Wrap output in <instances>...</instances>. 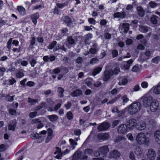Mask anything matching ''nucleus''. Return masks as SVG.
<instances>
[{"label": "nucleus", "mask_w": 160, "mask_h": 160, "mask_svg": "<svg viewBox=\"0 0 160 160\" xmlns=\"http://www.w3.org/2000/svg\"><path fill=\"white\" fill-rule=\"evenodd\" d=\"M140 101L142 102L143 106L144 107L147 108L150 106L152 112H155L158 110V103L156 100H152V96L146 95L141 98Z\"/></svg>", "instance_id": "1"}, {"label": "nucleus", "mask_w": 160, "mask_h": 160, "mask_svg": "<svg viewBox=\"0 0 160 160\" xmlns=\"http://www.w3.org/2000/svg\"><path fill=\"white\" fill-rule=\"evenodd\" d=\"M141 107V104L140 102L133 103L126 108L125 109V111L122 112V113H124L127 111L129 114L133 115L138 112L140 110Z\"/></svg>", "instance_id": "2"}, {"label": "nucleus", "mask_w": 160, "mask_h": 160, "mask_svg": "<svg viewBox=\"0 0 160 160\" xmlns=\"http://www.w3.org/2000/svg\"><path fill=\"white\" fill-rule=\"evenodd\" d=\"M136 140L138 143L140 145L147 144L148 142L149 139L146 134L143 133H140L137 136Z\"/></svg>", "instance_id": "3"}, {"label": "nucleus", "mask_w": 160, "mask_h": 160, "mask_svg": "<svg viewBox=\"0 0 160 160\" xmlns=\"http://www.w3.org/2000/svg\"><path fill=\"white\" fill-rule=\"evenodd\" d=\"M109 151V149L107 146H104L99 148L98 151L94 152L93 154L95 157L98 156L101 157L105 158L106 154Z\"/></svg>", "instance_id": "4"}, {"label": "nucleus", "mask_w": 160, "mask_h": 160, "mask_svg": "<svg viewBox=\"0 0 160 160\" xmlns=\"http://www.w3.org/2000/svg\"><path fill=\"white\" fill-rule=\"evenodd\" d=\"M31 137L33 139H38L37 142L38 143L42 142L44 139V137L43 135L36 133L31 134Z\"/></svg>", "instance_id": "5"}, {"label": "nucleus", "mask_w": 160, "mask_h": 160, "mask_svg": "<svg viewBox=\"0 0 160 160\" xmlns=\"http://www.w3.org/2000/svg\"><path fill=\"white\" fill-rule=\"evenodd\" d=\"M80 158L82 160H86L87 157L81 155V152L79 151H77L75 152L72 157V160H79Z\"/></svg>", "instance_id": "6"}, {"label": "nucleus", "mask_w": 160, "mask_h": 160, "mask_svg": "<svg viewBox=\"0 0 160 160\" xmlns=\"http://www.w3.org/2000/svg\"><path fill=\"white\" fill-rule=\"evenodd\" d=\"M120 154L117 150H114L111 151L109 154V157L111 158L116 159L120 157Z\"/></svg>", "instance_id": "7"}, {"label": "nucleus", "mask_w": 160, "mask_h": 160, "mask_svg": "<svg viewBox=\"0 0 160 160\" xmlns=\"http://www.w3.org/2000/svg\"><path fill=\"white\" fill-rule=\"evenodd\" d=\"M147 154L148 158L150 160H153L156 157L155 152L152 149L148 150Z\"/></svg>", "instance_id": "8"}, {"label": "nucleus", "mask_w": 160, "mask_h": 160, "mask_svg": "<svg viewBox=\"0 0 160 160\" xmlns=\"http://www.w3.org/2000/svg\"><path fill=\"white\" fill-rule=\"evenodd\" d=\"M93 80L91 78H88L86 80V84L89 87L91 88H92L93 86L96 87H99L100 85V83L99 82H97L94 85L93 84Z\"/></svg>", "instance_id": "9"}, {"label": "nucleus", "mask_w": 160, "mask_h": 160, "mask_svg": "<svg viewBox=\"0 0 160 160\" xmlns=\"http://www.w3.org/2000/svg\"><path fill=\"white\" fill-rule=\"evenodd\" d=\"M118 130L120 133H125L128 131L127 126L125 124L121 125L118 127Z\"/></svg>", "instance_id": "10"}, {"label": "nucleus", "mask_w": 160, "mask_h": 160, "mask_svg": "<svg viewBox=\"0 0 160 160\" xmlns=\"http://www.w3.org/2000/svg\"><path fill=\"white\" fill-rule=\"evenodd\" d=\"M110 127L109 123L104 122L99 125L98 127V130L99 131H103L107 129Z\"/></svg>", "instance_id": "11"}, {"label": "nucleus", "mask_w": 160, "mask_h": 160, "mask_svg": "<svg viewBox=\"0 0 160 160\" xmlns=\"http://www.w3.org/2000/svg\"><path fill=\"white\" fill-rule=\"evenodd\" d=\"M151 90L154 94L160 96V82L157 85L153 87Z\"/></svg>", "instance_id": "12"}, {"label": "nucleus", "mask_w": 160, "mask_h": 160, "mask_svg": "<svg viewBox=\"0 0 160 160\" xmlns=\"http://www.w3.org/2000/svg\"><path fill=\"white\" fill-rule=\"evenodd\" d=\"M119 28L121 29L122 32L126 33L129 29V25L128 23H123L121 25Z\"/></svg>", "instance_id": "13"}, {"label": "nucleus", "mask_w": 160, "mask_h": 160, "mask_svg": "<svg viewBox=\"0 0 160 160\" xmlns=\"http://www.w3.org/2000/svg\"><path fill=\"white\" fill-rule=\"evenodd\" d=\"M56 151L54 152V155H56L55 158L57 159H60L61 157L64 155L63 153L61 150V149L58 147L56 148Z\"/></svg>", "instance_id": "14"}, {"label": "nucleus", "mask_w": 160, "mask_h": 160, "mask_svg": "<svg viewBox=\"0 0 160 160\" xmlns=\"http://www.w3.org/2000/svg\"><path fill=\"white\" fill-rule=\"evenodd\" d=\"M133 62V60L130 59L127 62H125L123 63V67L125 69L128 70L132 65Z\"/></svg>", "instance_id": "15"}, {"label": "nucleus", "mask_w": 160, "mask_h": 160, "mask_svg": "<svg viewBox=\"0 0 160 160\" xmlns=\"http://www.w3.org/2000/svg\"><path fill=\"white\" fill-rule=\"evenodd\" d=\"M32 123L33 124L36 123L37 126V128L40 129L43 127V124L41 121L38 119H34L32 120Z\"/></svg>", "instance_id": "16"}, {"label": "nucleus", "mask_w": 160, "mask_h": 160, "mask_svg": "<svg viewBox=\"0 0 160 160\" xmlns=\"http://www.w3.org/2000/svg\"><path fill=\"white\" fill-rule=\"evenodd\" d=\"M128 123V127L130 129H132L135 126H137L136 121L134 119H132L129 120Z\"/></svg>", "instance_id": "17"}, {"label": "nucleus", "mask_w": 160, "mask_h": 160, "mask_svg": "<svg viewBox=\"0 0 160 160\" xmlns=\"http://www.w3.org/2000/svg\"><path fill=\"white\" fill-rule=\"evenodd\" d=\"M52 133V130L51 129H48V136L45 140L46 142H48L51 140L53 137Z\"/></svg>", "instance_id": "18"}, {"label": "nucleus", "mask_w": 160, "mask_h": 160, "mask_svg": "<svg viewBox=\"0 0 160 160\" xmlns=\"http://www.w3.org/2000/svg\"><path fill=\"white\" fill-rule=\"evenodd\" d=\"M109 137V136L108 134L107 133H102L99 134L98 135V138L103 140L107 139Z\"/></svg>", "instance_id": "19"}, {"label": "nucleus", "mask_w": 160, "mask_h": 160, "mask_svg": "<svg viewBox=\"0 0 160 160\" xmlns=\"http://www.w3.org/2000/svg\"><path fill=\"white\" fill-rule=\"evenodd\" d=\"M39 17V14L38 13L34 14L31 16V18L32 22L35 25L36 24L37 22V19Z\"/></svg>", "instance_id": "20"}, {"label": "nucleus", "mask_w": 160, "mask_h": 160, "mask_svg": "<svg viewBox=\"0 0 160 160\" xmlns=\"http://www.w3.org/2000/svg\"><path fill=\"white\" fill-rule=\"evenodd\" d=\"M108 70V67H106V71L104 72V76L103 78V80L104 81H107L108 80L110 76L112 75L111 74V72H110Z\"/></svg>", "instance_id": "21"}, {"label": "nucleus", "mask_w": 160, "mask_h": 160, "mask_svg": "<svg viewBox=\"0 0 160 160\" xmlns=\"http://www.w3.org/2000/svg\"><path fill=\"white\" fill-rule=\"evenodd\" d=\"M69 141L70 142V145L68 147L69 148H70L71 150H73L77 145V143L72 139H70Z\"/></svg>", "instance_id": "22"}, {"label": "nucleus", "mask_w": 160, "mask_h": 160, "mask_svg": "<svg viewBox=\"0 0 160 160\" xmlns=\"http://www.w3.org/2000/svg\"><path fill=\"white\" fill-rule=\"evenodd\" d=\"M155 139L157 143L160 144V131H157L154 134Z\"/></svg>", "instance_id": "23"}, {"label": "nucleus", "mask_w": 160, "mask_h": 160, "mask_svg": "<svg viewBox=\"0 0 160 160\" xmlns=\"http://www.w3.org/2000/svg\"><path fill=\"white\" fill-rule=\"evenodd\" d=\"M18 10L19 13L21 15H24L26 12L25 9L22 7L18 6Z\"/></svg>", "instance_id": "24"}, {"label": "nucleus", "mask_w": 160, "mask_h": 160, "mask_svg": "<svg viewBox=\"0 0 160 160\" xmlns=\"http://www.w3.org/2000/svg\"><path fill=\"white\" fill-rule=\"evenodd\" d=\"M146 123L144 122H140L136 126L137 128L140 130H144L146 128Z\"/></svg>", "instance_id": "25"}, {"label": "nucleus", "mask_w": 160, "mask_h": 160, "mask_svg": "<svg viewBox=\"0 0 160 160\" xmlns=\"http://www.w3.org/2000/svg\"><path fill=\"white\" fill-rule=\"evenodd\" d=\"M114 17L115 18H124L125 16V14L124 12H117L114 13Z\"/></svg>", "instance_id": "26"}, {"label": "nucleus", "mask_w": 160, "mask_h": 160, "mask_svg": "<svg viewBox=\"0 0 160 160\" xmlns=\"http://www.w3.org/2000/svg\"><path fill=\"white\" fill-rule=\"evenodd\" d=\"M16 121L14 120L11 122L8 126V129L9 130H14L15 129L16 127Z\"/></svg>", "instance_id": "27"}, {"label": "nucleus", "mask_w": 160, "mask_h": 160, "mask_svg": "<svg viewBox=\"0 0 160 160\" xmlns=\"http://www.w3.org/2000/svg\"><path fill=\"white\" fill-rule=\"evenodd\" d=\"M47 117L51 122L55 121L58 119V117L57 115L54 114L48 115V116Z\"/></svg>", "instance_id": "28"}, {"label": "nucleus", "mask_w": 160, "mask_h": 160, "mask_svg": "<svg viewBox=\"0 0 160 160\" xmlns=\"http://www.w3.org/2000/svg\"><path fill=\"white\" fill-rule=\"evenodd\" d=\"M82 94V91L80 90L77 89L73 91L71 93V95L72 97H76L79 96Z\"/></svg>", "instance_id": "29"}, {"label": "nucleus", "mask_w": 160, "mask_h": 160, "mask_svg": "<svg viewBox=\"0 0 160 160\" xmlns=\"http://www.w3.org/2000/svg\"><path fill=\"white\" fill-rule=\"evenodd\" d=\"M102 70L101 67H97L95 68L92 72V74L95 76L97 74L99 73Z\"/></svg>", "instance_id": "30"}, {"label": "nucleus", "mask_w": 160, "mask_h": 160, "mask_svg": "<svg viewBox=\"0 0 160 160\" xmlns=\"http://www.w3.org/2000/svg\"><path fill=\"white\" fill-rule=\"evenodd\" d=\"M141 69V65H136L133 67L132 68V71L134 72H138Z\"/></svg>", "instance_id": "31"}, {"label": "nucleus", "mask_w": 160, "mask_h": 160, "mask_svg": "<svg viewBox=\"0 0 160 160\" xmlns=\"http://www.w3.org/2000/svg\"><path fill=\"white\" fill-rule=\"evenodd\" d=\"M138 14L141 16H142L144 15V11L142 8L140 6H138L137 8Z\"/></svg>", "instance_id": "32"}, {"label": "nucleus", "mask_w": 160, "mask_h": 160, "mask_svg": "<svg viewBox=\"0 0 160 160\" xmlns=\"http://www.w3.org/2000/svg\"><path fill=\"white\" fill-rule=\"evenodd\" d=\"M96 44H94L93 47L90 49V52L92 54L95 53L98 50Z\"/></svg>", "instance_id": "33"}, {"label": "nucleus", "mask_w": 160, "mask_h": 160, "mask_svg": "<svg viewBox=\"0 0 160 160\" xmlns=\"http://www.w3.org/2000/svg\"><path fill=\"white\" fill-rule=\"evenodd\" d=\"M60 104L58 103L55 106L54 109L51 108H47V109L49 111H52L54 110L56 111L60 108Z\"/></svg>", "instance_id": "34"}, {"label": "nucleus", "mask_w": 160, "mask_h": 160, "mask_svg": "<svg viewBox=\"0 0 160 160\" xmlns=\"http://www.w3.org/2000/svg\"><path fill=\"white\" fill-rule=\"evenodd\" d=\"M134 152L135 154L137 155H140L142 153V151L141 148L138 147H137L136 148Z\"/></svg>", "instance_id": "35"}, {"label": "nucleus", "mask_w": 160, "mask_h": 160, "mask_svg": "<svg viewBox=\"0 0 160 160\" xmlns=\"http://www.w3.org/2000/svg\"><path fill=\"white\" fill-rule=\"evenodd\" d=\"M148 28L147 27H144L142 26H139V30L140 32H147Z\"/></svg>", "instance_id": "36"}, {"label": "nucleus", "mask_w": 160, "mask_h": 160, "mask_svg": "<svg viewBox=\"0 0 160 160\" xmlns=\"http://www.w3.org/2000/svg\"><path fill=\"white\" fill-rule=\"evenodd\" d=\"M67 118L69 120H71L72 119L73 115L72 112L70 111L68 112L66 114Z\"/></svg>", "instance_id": "37"}, {"label": "nucleus", "mask_w": 160, "mask_h": 160, "mask_svg": "<svg viewBox=\"0 0 160 160\" xmlns=\"http://www.w3.org/2000/svg\"><path fill=\"white\" fill-rule=\"evenodd\" d=\"M141 86L142 88H148V82L146 81H143L141 83Z\"/></svg>", "instance_id": "38"}, {"label": "nucleus", "mask_w": 160, "mask_h": 160, "mask_svg": "<svg viewBox=\"0 0 160 160\" xmlns=\"http://www.w3.org/2000/svg\"><path fill=\"white\" fill-rule=\"evenodd\" d=\"M92 150L91 149H87L84 152V154H85V156L82 155V156H84V157L87 156V157L88 156H87V155H90L92 154Z\"/></svg>", "instance_id": "39"}, {"label": "nucleus", "mask_w": 160, "mask_h": 160, "mask_svg": "<svg viewBox=\"0 0 160 160\" xmlns=\"http://www.w3.org/2000/svg\"><path fill=\"white\" fill-rule=\"evenodd\" d=\"M122 100L124 104L128 102L129 101L128 98L126 95H124L122 97Z\"/></svg>", "instance_id": "40"}, {"label": "nucleus", "mask_w": 160, "mask_h": 160, "mask_svg": "<svg viewBox=\"0 0 160 160\" xmlns=\"http://www.w3.org/2000/svg\"><path fill=\"white\" fill-rule=\"evenodd\" d=\"M157 17L155 15H153L151 18V21L153 24H156L157 22L156 19Z\"/></svg>", "instance_id": "41"}, {"label": "nucleus", "mask_w": 160, "mask_h": 160, "mask_svg": "<svg viewBox=\"0 0 160 160\" xmlns=\"http://www.w3.org/2000/svg\"><path fill=\"white\" fill-rule=\"evenodd\" d=\"M160 59V57H157L153 58L152 60V61L153 63H158Z\"/></svg>", "instance_id": "42"}, {"label": "nucleus", "mask_w": 160, "mask_h": 160, "mask_svg": "<svg viewBox=\"0 0 160 160\" xmlns=\"http://www.w3.org/2000/svg\"><path fill=\"white\" fill-rule=\"evenodd\" d=\"M120 71L119 69L117 67L115 68L114 69V71H113L111 73V75H112L113 74H116L118 73V72Z\"/></svg>", "instance_id": "43"}, {"label": "nucleus", "mask_w": 160, "mask_h": 160, "mask_svg": "<svg viewBox=\"0 0 160 160\" xmlns=\"http://www.w3.org/2000/svg\"><path fill=\"white\" fill-rule=\"evenodd\" d=\"M98 61V59L96 58H94L91 59L90 61V63L91 64H95Z\"/></svg>", "instance_id": "44"}, {"label": "nucleus", "mask_w": 160, "mask_h": 160, "mask_svg": "<svg viewBox=\"0 0 160 160\" xmlns=\"http://www.w3.org/2000/svg\"><path fill=\"white\" fill-rule=\"evenodd\" d=\"M24 76V74L22 72H19L17 73L16 76L18 78H21Z\"/></svg>", "instance_id": "45"}, {"label": "nucleus", "mask_w": 160, "mask_h": 160, "mask_svg": "<svg viewBox=\"0 0 160 160\" xmlns=\"http://www.w3.org/2000/svg\"><path fill=\"white\" fill-rule=\"evenodd\" d=\"M57 42L56 41H53L52 43H51L50 45L48 47V48L49 49H52L54 47L56 44Z\"/></svg>", "instance_id": "46"}, {"label": "nucleus", "mask_w": 160, "mask_h": 160, "mask_svg": "<svg viewBox=\"0 0 160 160\" xmlns=\"http://www.w3.org/2000/svg\"><path fill=\"white\" fill-rule=\"evenodd\" d=\"M128 82L127 79L125 78H123L121 80V84H120V85H125Z\"/></svg>", "instance_id": "47"}, {"label": "nucleus", "mask_w": 160, "mask_h": 160, "mask_svg": "<svg viewBox=\"0 0 160 160\" xmlns=\"http://www.w3.org/2000/svg\"><path fill=\"white\" fill-rule=\"evenodd\" d=\"M28 102L31 105L34 104L37 102V101L35 100H33L30 98H28Z\"/></svg>", "instance_id": "48"}, {"label": "nucleus", "mask_w": 160, "mask_h": 160, "mask_svg": "<svg viewBox=\"0 0 160 160\" xmlns=\"http://www.w3.org/2000/svg\"><path fill=\"white\" fill-rule=\"evenodd\" d=\"M37 114L36 112H31L29 114V117L30 118H33L36 117Z\"/></svg>", "instance_id": "49"}, {"label": "nucleus", "mask_w": 160, "mask_h": 160, "mask_svg": "<svg viewBox=\"0 0 160 160\" xmlns=\"http://www.w3.org/2000/svg\"><path fill=\"white\" fill-rule=\"evenodd\" d=\"M88 21L91 24L95 25L96 23V21L95 20L92 18H90L88 19Z\"/></svg>", "instance_id": "50"}, {"label": "nucleus", "mask_w": 160, "mask_h": 160, "mask_svg": "<svg viewBox=\"0 0 160 160\" xmlns=\"http://www.w3.org/2000/svg\"><path fill=\"white\" fill-rule=\"evenodd\" d=\"M140 89V86L138 85H136L133 88V91L135 92H137Z\"/></svg>", "instance_id": "51"}, {"label": "nucleus", "mask_w": 160, "mask_h": 160, "mask_svg": "<svg viewBox=\"0 0 160 160\" xmlns=\"http://www.w3.org/2000/svg\"><path fill=\"white\" fill-rule=\"evenodd\" d=\"M127 137L128 139L131 141H133V138L132 135L131 133H129L127 134Z\"/></svg>", "instance_id": "52"}, {"label": "nucleus", "mask_w": 160, "mask_h": 160, "mask_svg": "<svg viewBox=\"0 0 160 160\" xmlns=\"http://www.w3.org/2000/svg\"><path fill=\"white\" fill-rule=\"evenodd\" d=\"M45 106V104L44 103H42L40 106H38L35 109V110L38 111L41 109L42 107H44Z\"/></svg>", "instance_id": "53"}, {"label": "nucleus", "mask_w": 160, "mask_h": 160, "mask_svg": "<svg viewBox=\"0 0 160 160\" xmlns=\"http://www.w3.org/2000/svg\"><path fill=\"white\" fill-rule=\"evenodd\" d=\"M112 112L113 113L117 112V113H119L118 115L120 116V115L119 114V112L118 111V109L117 108V107H113L112 108Z\"/></svg>", "instance_id": "54"}, {"label": "nucleus", "mask_w": 160, "mask_h": 160, "mask_svg": "<svg viewBox=\"0 0 160 160\" xmlns=\"http://www.w3.org/2000/svg\"><path fill=\"white\" fill-rule=\"evenodd\" d=\"M6 148V146L3 144L0 145V151L2 152L5 150Z\"/></svg>", "instance_id": "55"}, {"label": "nucleus", "mask_w": 160, "mask_h": 160, "mask_svg": "<svg viewBox=\"0 0 160 160\" xmlns=\"http://www.w3.org/2000/svg\"><path fill=\"white\" fill-rule=\"evenodd\" d=\"M58 91L60 94V97H62V94L64 91L63 89L61 88H58Z\"/></svg>", "instance_id": "56"}, {"label": "nucleus", "mask_w": 160, "mask_h": 160, "mask_svg": "<svg viewBox=\"0 0 160 160\" xmlns=\"http://www.w3.org/2000/svg\"><path fill=\"white\" fill-rule=\"evenodd\" d=\"M121 97L120 95H118L117 96V97L115 98L114 99L112 100L109 102V103H112L114 102H115L116 101L118 98H120Z\"/></svg>", "instance_id": "57"}, {"label": "nucleus", "mask_w": 160, "mask_h": 160, "mask_svg": "<svg viewBox=\"0 0 160 160\" xmlns=\"http://www.w3.org/2000/svg\"><path fill=\"white\" fill-rule=\"evenodd\" d=\"M68 42L69 43L71 44H74V41L71 37H69L68 38Z\"/></svg>", "instance_id": "58"}, {"label": "nucleus", "mask_w": 160, "mask_h": 160, "mask_svg": "<svg viewBox=\"0 0 160 160\" xmlns=\"http://www.w3.org/2000/svg\"><path fill=\"white\" fill-rule=\"evenodd\" d=\"M94 28L92 26H85V30L86 31H89L91 30L92 28Z\"/></svg>", "instance_id": "59"}, {"label": "nucleus", "mask_w": 160, "mask_h": 160, "mask_svg": "<svg viewBox=\"0 0 160 160\" xmlns=\"http://www.w3.org/2000/svg\"><path fill=\"white\" fill-rule=\"evenodd\" d=\"M149 4L152 8H154L156 6V4L152 1L150 2Z\"/></svg>", "instance_id": "60"}, {"label": "nucleus", "mask_w": 160, "mask_h": 160, "mask_svg": "<svg viewBox=\"0 0 160 160\" xmlns=\"http://www.w3.org/2000/svg\"><path fill=\"white\" fill-rule=\"evenodd\" d=\"M16 82V80L13 78H12L11 79L9 80V82L10 85L13 84Z\"/></svg>", "instance_id": "61"}, {"label": "nucleus", "mask_w": 160, "mask_h": 160, "mask_svg": "<svg viewBox=\"0 0 160 160\" xmlns=\"http://www.w3.org/2000/svg\"><path fill=\"white\" fill-rule=\"evenodd\" d=\"M71 150V149L70 148H69L68 147V148H67L63 152V155H64L65 154L69 153L70 152V150Z\"/></svg>", "instance_id": "62"}, {"label": "nucleus", "mask_w": 160, "mask_h": 160, "mask_svg": "<svg viewBox=\"0 0 160 160\" xmlns=\"http://www.w3.org/2000/svg\"><path fill=\"white\" fill-rule=\"evenodd\" d=\"M93 158V160H104V158L101 157V156H98V157H96Z\"/></svg>", "instance_id": "63"}, {"label": "nucleus", "mask_w": 160, "mask_h": 160, "mask_svg": "<svg viewBox=\"0 0 160 160\" xmlns=\"http://www.w3.org/2000/svg\"><path fill=\"white\" fill-rule=\"evenodd\" d=\"M16 112V110L12 109H10L9 110V113L11 115H14Z\"/></svg>", "instance_id": "64"}]
</instances>
